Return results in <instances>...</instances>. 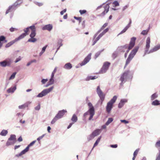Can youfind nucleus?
I'll return each mask as SVG.
<instances>
[{
	"label": "nucleus",
	"mask_w": 160,
	"mask_h": 160,
	"mask_svg": "<svg viewBox=\"0 0 160 160\" xmlns=\"http://www.w3.org/2000/svg\"><path fill=\"white\" fill-rule=\"evenodd\" d=\"M88 105L89 108V109L87 112H86L84 114L83 116L85 118L87 115L89 114L90 116L88 119L89 120H90L92 119L94 115L95 110L91 102H88Z\"/></svg>",
	"instance_id": "nucleus-1"
},
{
	"label": "nucleus",
	"mask_w": 160,
	"mask_h": 160,
	"mask_svg": "<svg viewBox=\"0 0 160 160\" xmlns=\"http://www.w3.org/2000/svg\"><path fill=\"white\" fill-rule=\"evenodd\" d=\"M150 39L149 37L147 38L146 41V50L145 51V54H149L155 52L159 49V48L158 46H156L154 48L151 49L150 51L148 52V50L150 48Z\"/></svg>",
	"instance_id": "nucleus-2"
},
{
	"label": "nucleus",
	"mask_w": 160,
	"mask_h": 160,
	"mask_svg": "<svg viewBox=\"0 0 160 160\" xmlns=\"http://www.w3.org/2000/svg\"><path fill=\"white\" fill-rule=\"evenodd\" d=\"M23 1V0H17L13 4L9 7L8 9L6 12V14L14 11L17 8L18 6L20 5L22 2Z\"/></svg>",
	"instance_id": "nucleus-3"
},
{
	"label": "nucleus",
	"mask_w": 160,
	"mask_h": 160,
	"mask_svg": "<svg viewBox=\"0 0 160 160\" xmlns=\"http://www.w3.org/2000/svg\"><path fill=\"white\" fill-rule=\"evenodd\" d=\"M117 97L114 96L113 98L107 104L106 107V111L108 113H109L112 108L113 103L115 102L117 100Z\"/></svg>",
	"instance_id": "nucleus-4"
},
{
	"label": "nucleus",
	"mask_w": 160,
	"mask_h": 160,
	"mask_svg": "<svg viewBox=\"0 0 160 160\" xmlns=\"http://www.w3.org/2000/svg\"><path fill=\"white\" fill-rule=\"evenodd\" d=\"M130 73V71L128 70L125 71L121 75L120 79V80L121 82L120 84L121 85L125 82L127 79L129 78Z\"/></svg>",
	"instance_id": "nucleus-5"
},
{
	"label": "nucleus",
	"mask_w": 160,
	"mask_h": 160,
	"mask_svg": "<svg viewBox=\"0 0 160 160\" xmlns=\"http://www.w3.org/2000/svg\"><path fill=\"white\" fill-rule=\"evenodd\" d=\"M53 88L54 87L52 86L49 88L44 89L37 96V97L38 98H42L45 96L50 92Z\"/></svg>",
	"instance_id": "nucleus-6"
},
{
	"label": "nucleus",
	"mask_w": 160,
	"mask_h": 160,
	"mask_svg": "<svg viewBox=\"0 0 160 160\" xmlns=\"http://www.w3.org/2000/svg\"><path fill=\"white\" fill-rule=\"evenodd\" d=\"M36 140H34L31 142L26 148L23 150L19 154H17L15 155V157L18 158L19 157L21 156L22 155L25 154L29 150V148L31 146H32L36 142Z\"/></svg>",
	"instance_id": "nucleus-7"
},
{
	"label": "nucleus",
	"mask_w": 160,
	"mask_h": 160,
	"mask_svg": "<svg viewBox=\"0 0 160 160\" xmlns=\"http://www.w3.org/2000/svg\"><path fill=\"white\" fill-rule=\"evenodd\" d=\"M96 91L97 94L100 98V100L101 101V104H102L104 100L105 95L100 89L99 86H98L97 87Z\"/></svg>",
	"instance_id": "nucleus-8"
},
{
	"label": "nucleus",
	"mask_w": 160,
	"mask_h": 160,
	"mask_svg": "<svg viewBox=\"0 0 160 160\" xmlns=\"http://www.w3.org/2000/svg\"><path fill=\"white\" fill-rule=\"evenodd\" d=\"M110 63L108 62H105L101 68L99 73L101 74H103L106 73L110 66Z\"/></svg>",
	"instance_id": "nucleus-9"
},
{
	"label": "nucleus",
	"mask_w": 160,
	"mask_h": 160,
	"mask_svg": "<svg viewBox=\"0 0 160 160\" xmlns=\"http://www.w3.org/2000/svg\"><path fill=\"white\" fill-rule=\"evenodd\" d=\"M136 39V38L134 37H133L131 38L129 46H128V47L127 48V50L126 51V53H128L129 52V50L132 49L134 46Z\"/></svg>",
	"instance_id": "nucleus-10"
},
{
	"label": "nucleus",
	"mask_w": 160,
	"mask_h": 160,
	"mask_svg": "<svg viewBox=\"0 0 160 160\" xmlns=\"http://www.w3.org/2000/svg\"><path fill=\"white\" fill-rule=\"evenodd\" d=\"M91 53H90L80 63L81 66L85 65L91 59Z\"/></svg>",
	"instance_id": "nucleus-11"
},
{
	"label": "nucleus",
	"mask_w": 160,
	"mask_h": 160,
	"mask_svg": "<svg viewBox=\"0 0 160 160\" xmlns=\"http://www.w3.org/2000/svg\"><path fill=\"white\" fill-rule=\"evenodd\" d=\"M104 10L101 14L99 15L100 16H104L109 11V4H107L103 7Z\"/></svg>",
	"instance_id": "nucleus-12"
},
{
	"label": "nucleus",
	"mask_w": 160,
	"mask_h": 160,
	"mask_svg": "<svg viewBox=\"0 0 160 160\" xmlns=\"http://www.w3.org/2000/svg\"><path fill=\"white\" fill-rule=\"evenodd\" d=\"M11 62L10 60H5L2 62H1V66L5 67L6 66H9L10 65Z\"/></svg>",
	"instance_id": "nucleus-13"
},
{
	"label": "nucleus",
	"mask_w": 160,
	"mask_h": 160,
	"mask_svg": "<svg viewBox=\"0 0 160 160\" xmlns=\"http://www.w3.org/2000/svg\"><path fill=\"white\" fill-rule=\"evenodd\" d=\"M52 24H48L44 26L42 28L43 30H47L49 31H51L52 29Z\"/></svg>",
	"instance_id": "nucleus-14"
},
{
	"label": "nucleus",
	"mask_w": 160,
	"mask_h": 160,
	"mask_svg": "<svg viewBox=\"0 0 160 160\" xmlns=\"http://www.w3.org/2000/svg\"><path fill=\"white\" fill-rule=\"evenodd\" d=\"M67 112L66 110L63 109L62 110L59 111L57 114L56 115L60 119L63 117L65 113Z\"/></svg>",
	"instance_id": "nucleus-15"
},
{
	"label": "nucleus",
	"mask_w": 160,
	"mask_h": 160,
	"mask_svg": "<svg viewBox=\"0 0 160 160\" xmlns=\"http://www.w3.org/2000/svg\"><path fill=\"white\" fill-rule=\"evenodd\" d=\"M138 48V47H136L131 52L129 56L133 58L137 52Z\"/></svg>",
	"instance_id": "nucleus-16"
},
{
	"label": "nucleus",
	"mask_w": 160,
	"mask_h": 160,
	"mask_svg": "<svg viewBox=\"0 0 160 160\" xmlns=\"http://www.w3.org/2000/svg\"><path fill=\"white\" fill-rule=\"evenodd\" d=\"M128 47L127 45H125L123 46H121L118 47L117 50L122 52H124L125 51V50L127 49Z\"/></svg>",
	"instance_id": "nucleus-17"
},
{
	"label": "nucleus",
	"mask_w": 160,
	"mask_h": 160,
	"mask_svg": "<svg viewBox=\"0 0 160 160\" xmlns=\"http://www.w3.org/2000/svg\"><path fill=\"white\" fill-rule=\"evenodd\" d=\"M127 102V100L126 99H122L121 100L120 102L118 105V107L119 108H122L124 104L125 103Z\"/></svg>",
	"instance_id": "nucleus-18"
},
{
	"label": "nucleus",
	"mask_w": 160,
	"mask_h": 160,
	"mask_svg": "<svg viewBox=\"0 0 160 160\" xmlns=\"http://www.w3.org/2000/svg\"><path fill=\"white\" fill-rule=\"evenodd\" d=\"M101 129H97L92 132V134L95 137L98 135L101 132Z\"/></svg>",
	"instance_id": "nucleus-19"
},
{
	"label": "nucleus",
	"mask_w": 160,
	"mask_h": 160,
	"mask_svg": "<svg viewBox=\"0 0 160 160\" xmlns=\"http://www.w3.org/2000/svg\"><path fill=\"white\" fill-rule=\"evenodd\" d=\"M72 68V66L70 63H66L63 67L64 69H70Z\"/></svg>",
	"instance_id": "nucleus-20"
},
{
	"label": "nucleus",
	"mask_w": 160,
	"mask_h": 160,
	"mask_svg": "<svg viewBox=\"0 0 160 160\" xmlns=\"http://www.w3.org/2000/svg\"><path fill=\"white\" fill-rule=\"evenodd\" d=\"M16 89V87L14 86L13 87H11L7 90V92L9 93H12Z\"/></svg>",
	"instance_id": "nucleus-21"
},
{
	"label": "nucleus",
	"mask_w": 160,
	"mask_h": 160,
	"mask_svg": "<svg viewBox=\"0 0 160 160\" xmlns=\"http://www.w3.org/2000/svg\"><path fill=\"white\" fill-rule=\"evenodd\" d=\"M27 34L26 33H23L21 34L19 36L18 38H16L15 40V41H17L23 38Z\"/></svg>",
	"instance_id": "nucleus-22"
},
{
	"label": "nucleus",
	"mask_w": 160,
	"mask_h": 160,
	"mask_svg": "<svg viewBox=\"0 0 160 160\" xmlns=\"http://www.w3.org/2000/svg\"><path fill=\"white\" fill-rule=\"evenodd\" d=\"M54 79L53 78H51L49 80V81L48 82V83L46 85L45 87H48L49 86L51 85L54 83Z\"/></svg>",
	"instance_id": "nucleus-23"
},
{
	"label": "nucleus",
	"mask_w": 160,
	"mask_h": 160,
	"mask_svg": "<svg viewBox=\"0 0 160 160\" xmlns=\"http://www.w3.org/2000/svg\"><path fill=\"white\" fill-rule=\"evenodd\" d=\"M8 41L6 39L5 37L3 36H1V47L2 45L1 43L2 42H3V43H6Z\"/></svg>",
	"instance_id": "nucleus-24"
},
{
	"label": "nucleus",
	"mask_w": 160,
	"mask_h": 160,
	"mask_svg": "<svg viewBox=\"0 0 160 160\" xmlns=\"http://www.w3.org/2000/svg\"><path fill=\"white\" fill-rule=\"evenodd\" d=\"M133 58L129 55L128 58L126 60L125 67H126L130 63V62Z\"/></svg>",
	"instance_id": "nucleus-25"
},
{
	"label": "nucleus",
	"mask_w": 160,
	"mask_h": 160,
	"mask_svg": "<svg viewBox=\"0 0 160 160\" xmlns=\"http://www.w3.org/2000/svg\"><path fill=\"white\" fill-rule=\"evenodd\" d=\"M71 119V120L74 123V122H76L78 120L77 117L75 114H74L73 115Z\"/></svg>",
	"instance_id": "nucleus-26"
},
{
	"label": "nucleus",
	"mask_w": 160,
	"mask_h": 160,
	"mask_svg": "<svg viewBox=\"0 0 160 160\" xmlns=\"http://www.w3.org/2000/svg\"><path fill=\"white\" fill-rule=\"evenodd\" d=\"M8 133V131L7 130L3 129L1 132V135L5 136H6Z\"/></svg>",
	"instance_id": "nucleus-27"
},
{
	"label": "nucleus",
	"mask_w": 160,
	"mask_h": 160,
	"mask_svg": "<svg viewBox=\"0 0 160 160\" xmlns=\"http://www.w3.org/2000/svg\"><path fill=\"white\" fill-rule=\"evenodd\" d=\"M57 41L58 45L59 46V47L62 46L63 45V44L62 43L63 41V40L61 38H58V39Z\"/></svg>",
	"instance_id": "nucleus-28"
},
{
	"label": "nucleus",
	"mask_w": 160,
	"mask_h": 160,
	"mask_svg": "<svg viewBox=\"0 0 160 160\" xmlns=\"http://www.w3.org/2000/svg\"><path fill=\"white\" fill-rule=\"evenodd\" d=\"M152 104L154 106H157L160 105L159 101L157 100H155L152 102Z\"/></svg>",
	"instance_id": "nucleus-29"
},
{
	"label": "nucleus",
	"mask_w": 160,
	"mask_h": 160,
	"mask_svg": "<svg viewBox=\"0 0 160 160\" xmlns=\"http://www.w3.org/2000/svg\"><path fill=\"white\" fill-rule=\"evenodd\" d=\"M15 142L14 141H11V140H9L8 139L6 143V145L7 146H9L11 145H12L14 144Z\"/></svg>",
	"instance_id": "nucleus-30"
},
{
	"label": "nucleus",
	"mask_w": 160,
	"mask_h": 160,
	"mask_svg": "<svg viewBox=\"0 0 160 160\" xmlns=\"http://www.w3.org/2000/svg\"><path fill=\"white\" fill-rule=\"evenodd\" d=\"M36 35V30H33L32 31H31L30 36L31 38H34L35 36Z\"/></svg>",
	"instance_id": "nucleus-31"
},
{
	"label": "nucleus",
	"mask_w": 160,
	"mask_h": 160,
	"mask_svg": "<svg viewBox=\"0 0 160 160\" xmlns=\"http://www.w3.org/2000/svg\"><path fill=\"white\" fill-rule=\"evenodd\" d=\"M59 119L60 118H59L56 115L55 117L52 120L51 122V123L52 124H54L58 119Z\"/></svg>",
	"instance_id": "nucleus-32"
},
{
	"label": "nucleus",
	"mask_w": 160,
	"mask_h": 160,
	"mask_svg": "<svg viewBox=\"0 0 160 160\" xmlns=\"http://www.w3.org/2000/svg\"><path fill=\"white\" fill-rule=\"evenodd\" d=\"M118 52L115 51L114 52L112 55V57L113 59H115L118 56Z\"/></svg>",
	"instance_id": "nucleus-33"
},
{
	"label": "nucleus",
	"mask_w": 160,
	"mask_h": 160,
	"mask_svg": "<svg viewBox=\"0 0 160 160\" xmlns=\"http://www.w3.org/2000/svg\"><path fill=\"white\" fill-rule=\"evenodd\" d=\"M47 47V45H46L45 46H44L43 47L41 51L40 52V53L39 54V55L40 56H41L43 54V53L44 52Z\"/></svg>",
	"instance_id": "nucleus-34"
},
{
	"label": "nucleus",
	"mask_w": 160,
	"mask_h": 160,
	"mask_svg": "<svg viewBox=\"0 0 160 160\" xmlns=\"http://www.w3.org/2000/svg\"><path fill=\"white\" fill-rule=\"evenodd\" d=\"M37 41V39L34 38H31L29 39L28 41V42H34Z\"/></svg>",
	"instance_id": "nucleus-35"
},
{
	"label": "nucleus",
	"mask_w": 160,
	"mask_h": 160,
	"mask_svg": "<svg viewBox=\"0 0 160 160\" xmlns=\"http://www.w3.org/2000/svg\"><path fill=\"white\" fill-rule=\"evenodd\" d=\"M109 30L108 28H107L103 30V31L99 34V35L102 37L103 35H104Z\"/></svg>",
	"instance_id": "nucleus-36"
},
{
	"label": "nucleus",
	"mask_w": 160,
	"mask_h": 160,
	"mask_svg": "<svg viewBox=\"0 0 160 160\" xmlns=\"http://www.w3.org/2000/svg\"><path fill=\"white\" fill-rule=\"evenodd\" d=\"M8 139L11 140V141H14V142H15L16 140V136L15 135H11Z\"/></svg>",
	"instance_id": "nucleus-37"
},
{
	"label": "nucleus",
	"mask_w": 160,
	"mask_h": 160,
	"mask_svg": "<svg viewBox=\"0 0 160 160\" xmlns=\"http://www.w3.org/2000/svg\"><path fill=\"white\" fill-rule=\"evenodd\" d=\"M149 27L148 28L147 30H143L141 34L143 35H147L149 31Z\"/></svg>",
	"instance_id": "nucleus-38"
},
{
	"label": "nucleus",
	"mask_w": 160,
	"mask_h": 160,
	"mask_svg": "<svg viewBox=\"0 0 160 160\" xmlns=\"http://www.w3.org/2000/svg\"><path fill=\"white\" fill-rule=\"evenodd\" d=\"M158 97V95L156 93L152 94L151 96V100H153Z\"/></svg>",
	"instance_id": "nucleus-39"
},
{
	"label": "nucleus",
	"mask_w": 160,
	"mask_h": 160,
	"mask_svg": "<svg viewBox=\"0 0 160 160\" xmlns=\"http://www.w3.org/2000/svg\"><path fill=\"white\" fill-rule=\"evenodd\" d=\"M128 27H125L120 32V33H119L118 35V36L119 35H120V34H123V33H124L125 32H126V31L128 30Z\"/></svg>",
	"instance_id": "nucleus-40"
},
{
	"label": "nucleus",
	"mask_w": 160,
	"mask_h": 160,
	"mask_svg": "<svg viewBox=\"0 0 160 160\" xmlns=\"http://www.w3.org/2000/svg\"><path fill=\"white\" fill-rule=\"evenodd\" d=\"M15 42V41H12L8 43L6 45L5 47L6 48L9 47L12 45Z\"/></svg>",
	"instance_id": "nucleus-41"
},
{
	"label": "nucleus",
	"mask_w": 160,
	"mask_h": 160,
	"mask_svg": "<svg viewBox=\"0 0 160 160\" xmlns=\"http://www.w3.org/2000/svg\"><path fill=\"white\" fill-rule=\"evenodd\" d=\"M113 119L112 118H108V121L106 123V125H108L110 123L113 121Z\"/></svg>",
	"instance_id": "nucleus-42"
},
{
	"label": "nucleus",
	"mask_w": 160,
	"mask_h": 160,
	"mask_svg": "<svg viewBox=\"0 0 160 160\" xmlns=\"http://www.w3.org/2000/svg\"><path fill=\"white\" fill-rule=\"evenodd\" d=\"M97 78V77H96L95 76H90V77H88L86 79V80H89L90 79L94 80V79H95Z\"/></svg>",
	"instance_id": "nucleus-43"
},
{
	"label": "nucleus",
	"mask_w": 160,
	"mask_h": 160,
	"mask_svg": "<svg viewBox=\"0 0 160 160\" xmlns=\"http://www.w3.org/2000/svg\"><path fill=\"white\" fill-rule=\"evenodd\" d=\"M155 147L158 149H160V140L157 142L155 144Z\"/></svg>",
	"instance_id": "nucleus-44"
},
{
	"label": "nucleus",
	"mask_w": 160,
	"mask_h": 160,
	"mask_svg": "<svg viewBox=\"0 0 160 160\" xmlns=\"http://www.w3.org/2000/svg\"><path fill=\"white\" fill-rule=\"evenodd\" d=\"M104 50V49H103V50H102L101 51H98V52H97L95 54V58H97L99 56V55H100V54L101 53V52L103 51Z\"/></svg>",
	"instance_id": "nucleus-45"
},
{
	"label": "nucleus",
	"mask_w": 160,
	"mask_h": 160,
	"mask_svg": "<svg viewBox=\"0 0 160 160\" xmlns=\"http://www.w3.org/2000/svg\"><path fill=\"white\" fill-rule=\"evenodd\" d=\"M16 72H14L13 73L9 78V79L11 80L14 79L15 77V76L16 74Z\"/></svg>",
	"instance_id": "nucleus-46"
},
{
	"label": "nucleus",
	"mask_w": 160,
	"mask_h": 160,
	"mask_svg": "<svg viewBox=\"0 0 160 160\" xmlns=\"http://www.w3.org/2000/svg\"><path fill=\"white\" fill-rule=\"evenodd\" d=\"M56 70H57V68H54V70H53V71L52 72V73L51 76V78L53 79L54 74L56 72Z\"/></svg>",
	"instance_id": "nucleus-47"
},
{
	"label": "nucleus",
	"mask_w": 160,
	"mask_h": 160,
	"mask_svg": "<svg viewBox=\"0 0 160 160\" xmlns=\"http://www.w3.org/2000/svg\"><path fill=\"white\" fill-rule=\"evenodd\" d=\"M94 137V136L92 135V133L91 134L89 135L88 137V141H89L93 139Z\"/></svg>",
	"instance_id": "nucleus-48"
},
{
	"label": "nucleus",
	"mask_w": 160,
	"mask_h": 160,
	"mask_svg": "<svg viewBox=\"0 0 160 160\" xmlns=\"http://www.w3.org/2000/svg\"><path fill=\"white\" fill-rule=\"evenodd\" d=\"M28 27L29 29H30L31 30V31H32L33 30H36L35 27L34 25H33L32 26Z\"/></svg>",
	"instance_id": "nucleus-49"
},
{
	"label": "nucleus",
	"mask_w": 160,
	"mask_h": 160,
	"mask_svg": "<svg viewBox=\"0 0 160 160\" xmlns=\"http://www.w3.org/2000/svg\"><path fill=\"white\" fill-rule=\"evenodd\" d=\"M139 149H137L134 152V153H133V156H136L138 154V153L139 152Z\"/></svg>",
	"instance_id": "nucleus-50"
},
{
	"label": "nucleus",
	"mask_w": 160,
	"mask_h": 160,
	"mask_svg": "<svg viewBox=\"0 0 160 160\" xmlns=\"http://www.w3.org/2000/svg\"><path fill=\"white\" fill-rule=\"evenodd\" d=\"M21 56H19L18 58H17L15 61V63H17L19 62L21 60Z\"/></svg>",
	"instance_id": "nucleus-51"
},
{
	"label": "nucleus",
	"mask_w": 160,
	"mask_h": 160,
	"mask_svg": "<svg viewBox=\"0 0 160 160\" xmlns=\"http://www.w3.org/2000/svg\"><path fill=\"white\" fill-rule=\"evenodd\" d=\"M74 18L76 20H79V23H80L81 21L82 17H76L75 16L74 17Z\"/></svg>",
	"instance_id": "nucleus-52"
},
{
	"label": "nucleus",
	"mask_w": 160,
	"mask_h": 160,
	"mask_svg": "<svg viewBox=\"0 0 160 160\" xmlns=\"http://www.w3.org/2000/svg\"><path fill=\"white\" fill-rule=\"evenodd\" d=\"M48 81V79H43L41 80V82L42 83V84H44L45 83H46L47 81Z\"/></svg>",
	"instance_id": "nucleus-53"
},
{
	"label": "nucleus",
	"mask_w": 160,
	"mask_h": 160,
	"mask_svg": "<svg viewBox=\"0 0 160 160\" xmlns=\"http://www.w3.org/2000/svg\"><path fill=\"white\" fill-rule=\"evenodd\" d=\"M40 104H38V105L35 108V109L36 110L38 111L40 110Z\"/></svg>",
	"instance_id": "nucleus-54"
},
{
	"label": "nucleus",
	"mask_w": 160,
	"mask_h": 160,
	"mask_svg": "<svg viewBox=\"0 0 160 160\" xmlns=\"http://www.w3.org/2000/svg\"><path fill=\"white\" fill-rule=\"evenodd\" d=\"M35 3L37 5L39 6H41L43 5V3L42 2H35Z\"/></svg>",
	"instance_id": "nucleus-55"
},
{
	"label": "nucleus",
	"mask_w": 160,
	"mask_h": 160,
	"mask_svg": "<svg viewBox=\"0 0 160 160\" xmlns=\"http://www.w3.org/2000/svg\"><path fill=\"white\" fill-rule=\"evenodd\" d=\"M113 4L115 5V6H119V3L117 1H114Z\"/></svg>",
	"instance_id": "nucleus-56"
},
{
	"label": "nucleus",
	"mask_w": 160,
	"mask_h": 160,
	"mask_svg": "<svg viewBox=\"0 0 160 160\" xmlns=\"http://www.w3.org/2000/svg\"><path fill=\"white\" fill-rule=\"evenodd\" d=\"M159 151V153L156 157V160H160V149H158Z\"/></svg>",
	"instance_id": "nucleus-57"
},
{
	"label": "nucleus",
	"mask_w": 160,
	"mask_h": 160,
	"mask_svg": "<svg viewBox=\"0 0 160 160\" xmlns=\"http://www.w3.org/2000/svg\"><path fill=\"white\" fill-rule=\"evenodd\" d=\"M80 13V14L82 15L83 14L85 13L86 12V11L85 10H80L79 11Z\"/></svg>",
	"instance_id": "nucleus-58"
},
{
	"label": "nucleus",
	"mask_w": 160,
	"mask_h": 160,
	"mask_svg": "<svg viewBox=\"0 0 160 160\" xmlns=\"http://www.w3.org/2000/svg\"><path fill=\"white\" fill-rule=\"evenodd\" d=\"M26 107V105L25 104L22 105H21L19 106L18 108L19 109H23L25 108Z\"/></svg>",
	"instance_id": "nucleus-59"
},
{
	"label": "nucleus",
	"mask_w": 160,
	"mask_h": 160,
	"mask_svg": "<svg viewBox=\"0 0 160 160\" xmlns=\"http://www.w3.org/2000/svg\"><path fill=\"white\" fill-rule=\"evenodd\" d=\"M17 29L16 28H13L12 27L10 29V31L11 32H13L14 31H17Z\"/></svg>",
	"instance_id": "nucleus-60"
},
{
	"label": "nucleus",
	"mask_w": 160,
	"mask_h": 160,
	"mask_svg": "<svg viewBox=\"0 0 160 160\" xmlns=\"http://www.w3.org/2000/svg\"><path fill=\"white\" fill-rule=\"evenodd\" d=\"M44 135H45V134H43L42 136L38 138L37 139V140L39 141L40 140L42 139L43 138V137H44Z\"/></svg>",
	"instance_id": "nucleus-61"
},
{
	"label": "nucleus",
	"mask_w": 160,
	"mask_h": 160,
	"mask_svg": "<svg viewBox=\"0 0 160 160\" xmlns=\"http://www.w3.org/2000/svg\"><path fill=\"white\" fill-rule=\"evenodd\" d=\"M120 121L124 123L125 124H127L129 123V122L128 121H127L125 120H121Z\"/></svg>",
	"instance_id": "nucleus-62"
},
{
	"label": "nucleus",
	"mask_w": 160,
	"mask_h": 160,
	"mask_svg": "<svg viewBox=\"0 0 160 160\" xmlns=\"http://www.w3.org/2000/svg\"><path fill=\"white\" fill-rule=\"evenodd\" d=\"M108 25V23H104L103 25L102 26V27H101L102 28V29H104V28H105L106 26H107Z\"/></svg>",
	"instance_id": "nucleus-63"
},
{
	"label": "nucleus",
	"mask_w": 160,
	"mask_h": 160,
	"mask_svg": "<svg viewBox=\"0 0 160 160\" xmlns=\"http://www.w3.org/2000/svg\"><path fill=\"white\" fill-rule=\"evenodd\" d=\"M128 5H126L124 6V7H123L122 9V11H124V10H125L126 9H127L128 8Z\"/></svg>",
	"instance_id": "nucleus-64"
}]
</instances>
